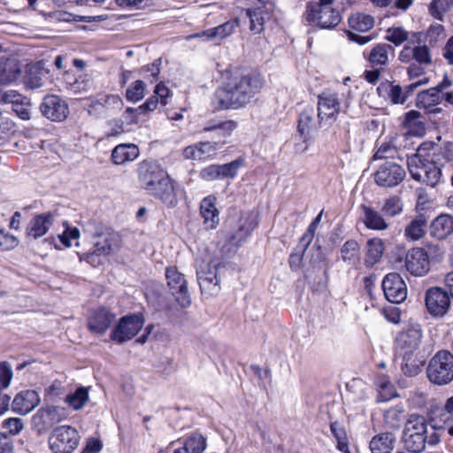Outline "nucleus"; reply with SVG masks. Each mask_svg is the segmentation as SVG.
Masks as SVG:
<instances>
[{"label": "nucleus", "mask_w": 453, "mask_h": 453, "mask_svg": "<svg viewBox=\"0 0 453 453\" xmlns=\"http://www.w3.org/2000/svg\"><path fill=\"white\" fill-rule=\"evenodd\" d=\"M363 211V222L368 229L376 231H385L389 227V224L386 220V217L375 209L361 205Z\"/></svg>", "instance_id": "nucleus-27"}, {"label": "nucleus", "mask_w": 453, "mask_h": 453, "mask_svg": "<svg viewBox=\"0 0 453 453\" xmlns=\"http://www.w3.org/2000/svg\"><path fill=\"white\" fill-rule=\"evenodd\" d=\"M426 307L434 317L444 316L450 306L449 293L441 287H433L426 290L425 296Z\"/></svg>", "instance_id": "nucleus-11"}, {"label": "nucleus", "mask_w": 453, "mask_h": 453, "mask_svg": "<svg viewBox=\"0 0 453 453\" xmlns=\"http://www.w3.org/2000/svg\"><path fill=\"white\" fill-rule=\"evenodd\" d=\"M382 288L387 300L393 303H400L406 299L407 287L396 273L387 274L382 281Z\"/></svg>", "instance_id": "nucleus-14"}, {"label": "nucleus", "mask_w": 453, "mask_h": 453, "mask_svg": "<svg viewBox=\"0 0 453 453\" xmlns=\"http://www.w3.org/2000/svg\"><path fill=\"white\" fill-rule=\"evenodd\" d=\"M333 4L334 0L310 2L306 6V19L321 29H334L341 23L342 16Z\"/></svg>", "instance_id": "nucleus-3"}, {"label": "nucleus", "mask_w": 453, "mask_h": 453, "mask_svg": "<svg viewBox=\"0 0 453 453\" xmlns=\"http://www.w3.org/2000/svg\"><path fill=\"white\" fill-rule=\"evenodd\" d=\"M341 104L337 93L324 91L318 96V112L326 122L335 120L340 112Z\"/></svg>", "instance_id": "nucleus-17"}, {"label": "nucleus", "mask_w": 453, "mask_h": 453, "mask_svg": "<svg viewBox=\"0 0 453 453\" xmlns=\"http://www.w3.org/2000/svg\"><path fill=\"white\" fill-rule=\"evenodd\" d=\"M201 177L208 181L221 179L219 165H211L201 171Z\"/></svg>", "instance_id": "nucleus-63"}, {"label": "nucleus", "mask_w": 453, "mask_h": 453, "mask_svg": "<svg viewBox=\"0 0 453 453\" xmlns=\"http://www.w3.org/2000/svg\"><path fill=\"white\" fill-rule=\"evenodd\" d=\"M426 219L424 215L414 218L404 228V236L412 242L424 237L426 234Z\"/></svg>", "instance_id": "nucleus-35"}, {"label": "nucleus", "mask_w": 453, "mask_h": 453, "mask_svg": "<svg viewBox=\"0 0 453 453\" xmlns=\"http://www.w3.org/2000/svg\"><path fill=\"white\" fill-rule=\"evenodd\" d=\"M408 169L414 180L427 186L434 188L441 180V168L434 161L421 159L418 155H413L409 158Z\"/></svg>", "instance_id": "nucleus-5"}, {"label": "nucleus", "mask_w": 453, "mask_h": 453, "mask_svg": "<svg viewBox=\"0 0 453 453\" xmlns=\"http://www.w3.org/2000/svg\"><path fill=\"white\" fill-rule=\"evenodd\" d=\"M422 331L419 326H411L402 331L396 338L397 349L403 358L412 355L418 350L421 343Z\"/></svg>", "instance_id": "nucleus-16"}, {"label": "nucleus", "mask_w": 453, "mask_h": 453, "mask_svg": "<svg viewBox=\"0 0 453 453\" xmlns=\"http://www.w3.org/2000/svg\"><path fill=\"white\" fill-rule=\"evenodd\" d=\"M158 103H160V99L155 94L154 96L148 98L147 101L143 104L140 105L139 107H137L135 109L127 108V113L129 114V113H134L137 111L146 112V111H154L157 108Z\"/></svg>", "instance_id": "nucleus-58"}, {"label": "nucleus", "mask_w": 453, "mask_h": 453, "mask_svg": "<svg viewBox=\"0 0 453 453\" xmlns=\"http://www.w3.org/2000/svg\"><path fill=\"white\" fill-rule=\"evenodd\" d=\"M67 417L66 410L62 406L50 405L39 411V418L46 428L52 427Z\"/></svg>", "instance_id": "nucleus-29"}, {"label": "nucleus", "mask_w": 453, "mask_h": 453, "mask_svg": "<svg viewBox=\"0 0 453 453\" xmlns=\"http://www.w3.org/2000/svg\"><path fill=\"white\" fill-rule=\"evenodd\" d=\"M216 150L217 147L212 142H199L185 148L183 156L187 159L202 160L211 156Z\"/></svg>", "instance_id": "nucleus-34"}, {"label": "nucleus", "mask_w": 453, "mask_h": 453, "mask_svg": "<svg viewBox=\"0 0 453 453\" xmlns=\"http://www.w3.org/2000/svg\"><path fill=\"white\" fill-rule=\"evenodd\" d=\"M257 223L252 212L247 211L241 214L236 228L233 229L230 242L234 245H238L250 234Z\"/></svg>", "instance_id": "nucleus-20"}, {"label": "nucleus", "mask_w": 453, "mask_h": 453, "mask_svg": "<svg viewBox=\"0 0 453 453\" xmlns=\"http://www.w3.org/2000/svg\"><path fill=\"white\" fill-rule=\"evenodd\" d=\"M403 203L400 196H390L384 200L380 211L386 218H393L403 212Z\"/></svg>", "instance_id": "nucleus-40"}, {"label": "nucleus", "mask_w": 453, "mask_h": 453, "mask_svg": "<svg viewBox=\"0 0 453 453\" xmlns=\"http://www.w3.org/2000/svg\"><path fill=\"white\" fill-rule=\"evenodd\" d=\"M377 91L380 96L388 99L393 104H403L408 98L401 86L388 81L381 83L377 88Z\"/></svg>", "instance_id": "nucleus-30"}, {"label": "nucleus", "mask_w": 453, "mask_h": 453, "mask_svg": "<svg viewBox=\"0 0 453 453\" xmlns=\"http://www.w3.org/2000/svg\"><path fill=\"white\" fill-rule=\"evenodd\" d=\"M146 85L142 81H135L127 89L126 96L128 101L137 102L143 98Z\"/></svg>", "instance_id": "nucleus-51"}, {"label": "nucleus", "mask_w": 453, "mask_h": 453, "mask_svg": "<svg viewBox=\"0 0 453 453\" xmlns=\"http://www.w3.org/2000/svg\"><path fill=\"white\" fill-rule=\"evenodd\" d=\"M330 428L332 434L337 440V449L342 452L349 453L345 430L337 422L332 423Z\"/></svg>", "instance_id": "nucleus-50"}, {"label": "nucleus", "mask_w": 453, "mask_h": 453, "mask_svg": "<svg viewBox=\"0 0 453 453\" xmlns=\"http://www.w3.org/2000/svg\"><path fill=\"white\" fill-rule=\"evenodd\" d=\"M441 98L437 88H430L418 94L417 106L426 110L428 113H441L442 110L438 105L441 102Z\"/></svg>", "instance_id": "nucleus-24"}, {"label": "nucleus", "mask_w": 453, "mask_h": 453, "mask_svg": "<svg viewBox=\"0 0 453 453\" xmlns=\"http://www.w3.org/2000/svg\"><path fill=\"white\" fill-rule=\"evenodd\" d=\"M30 100L24 96V100L18 102L13 107L12 111L23 120L31 119Z\"/></svg>", "instance_id": "nucleus-57"}, {"label": "nucleus", "mask_w": 453, "mask_h": 453, "mask_svg": "<svg viewBox=\"0 0 453 453\" xmlns=\"http://www.w3.org/2000/svg\"><path fill=\"white\" fill-rule=\"evenodd\" d=\"M395 443V437L391 433H381L375 435L370 441L372 453H391Z\"/></svg>", "instance_id": "nucleus-33"}, {"label": "nucleus", "mask_w": 453, "mask_h": 453, "mask_svg": "<svg viewBox=\"0 0 453 453\" xmlns=\"http://www.w3.org/2000/svg\"><path fill=\"white\" fill-rule=\"evenodd\" d=\"M349 24L353 30L367 32L372 28L374 25V19L367 14L355 13L349 17Z\"/></svg>", "instance_id": "nucleus-41"}, {"label": "nucleus", "mask_w": 453, "mask_h": 453, "mask_svg": "<svg viewBox=\"0 0 453 453\" xmlns=\"http://www.w3.org/2000/svg\"><path fill=\"white\" fill-rule=\"evenodd\" d=\"M138 179L147 194L160 199L167 205L176 203L174 188L167 173L157 164L143 161L138 170Z\"/></svg>", "instance_id": "nucleus-2"}, {"label": "nucleus", "mask_w": 453, "mask_h": 453, "mask_svg": "<svg viewBox=\"0 0 453 453\" xmlns=\"http://www.w3.org/2000/svg\"><path fill=\"white\" fill-rule=\"evenodd\" d=\"M217 198L214 196L204 197L200 203V213L207 228L214 229L219 223V210L216 207Z\"/></svg>", "instance_id": "nucleus-25"}, {"label": "nucleus", "mask_w": 453, "mask_h": 453, "mask_svg": "<svg viewBox=\"0 0 453 453\" xmlns=\"http://www.w3.org/2000/svg\"><path fill=\"white\" fill-rule=\"evenodd\" d=\"M165 277L168 287L178 303L182 307L188 306L191 300L184 275L176 268L168 267L165 271Z\"/></svg>", "instance_id": "nucleus-12"}, {"label": "nucleus", "mask_w": 453, "mask_h": 453, "mask_svg": "<svg viewBox=\"0 0 453 453\" xmlns=\"http://www.w3.org/2000/svg\"><path fill=\"white\" fill-rule=\"evenodd\" d=\"M403 416V411L399 409L393 408L388 410L385 415V420L386 422L392 427H398L401 418Z\"/></svg>", "instance_id": "nucleus-62"}, {"label": "nucleus", "mask_w": 453, "mask_h": 453, "mask_svg": "<svg viewBox=\"0 0 453 453\" xmlns=\"http://www.w3.org/2000/svg\"><path fill=\"white\" fill-rule=\"evenodd\" d=\"M375 183L383 188H394L405 177V170L393 161L382 163L373 174Z\"/></svg>", "instance_id": "nucleus-10"}, {"label": "nucleus", "mask_w": 453, "mask_h": 453, "mask_svg": "<svg viewBox=\"0 0 453 453\" xmlns=\"http://www.w3.org/2000/svg\"><path fill=\"white\" fill-rule=\"evenodd\" d=\"M188 453H203L206 449V440L198 434H194L188 437L183 447Z\"/></svg>", "instance_id": "nucleus-47"}, {"label": "nucleus", "mask_w": 453, "mask_h": 453, "mask_svg": "<svg viewBox=\"0 0 453 453\" xmlns=\"http://www.w3.org/2000/svg\"><path fill=\"white\" fill-rule=\"evenodd\" d=\"M342 258L349 264H356L359 259L360 246L355 240L347 241L341 249Z\"/></svg>", "instance_id": "nucleus-43"}, {"label": "nucleus", "mask_w": 453, "mask_h": 453, "mask_svg": "<svg viewBox=\"0 0 453 453\" xmlns=\"http://www.w3.org/2000/svg\"><path fill=\"white\" fill-rule=\"evenodd\" d=\"M41 402L35 390H25L19 393L12 402V410L21 415L32 411Z\"/></svg>", "instance_id": "nucleus-21"}, {"label": "nucleus", "mask_w": 453, "mask_h": 453, "mask_svg": "<svg viewBox=\"0 0 453 453\" xmlns=\"http://www.w3.org/2000/svg\"><path fill=\"white\" fill-rule=\"evenodd\" d=\"M323 122H326L324 119L319 117V112L315 113L312 107L304 109L299 117L298 131L302 136H309L311 133L321 127Z\"/></svg>", "instance_id": "nucleus-22"}, {"label": "nucleus", "mask_w": 453, "mask_h": 453, "mask_svg": "<svg viewBox=\"0 0 453 453\" xmlns=\"http://www.w3.org/2000/svg\"><path fill=\"white\" fill-rule=\"evenodd\" d=\"M3 427L7 429L9 434L16 435L22 431L24 425L21 418H11L3 422Z\"/></svg>", "instance_id": "nucleus-59"}, {"label": "nucleus", "mask_w": 453, "mask_h": 453, "mask_svg": "<svg viewBox=\"0 0 453 453\" xmlns=\"http://www.w3.org/2000/svg\"><path fill=\"white\" fill-rule=\"evenodd\" d=\"M237 127L236 122L233 120H227L222 122L217 126H208L203 128L205 132L213 131L215 133L212 142L217 148L219 145L226 143L227 138L232 134Z\"/></svg>", "instance_id": "nucleus-31"}, {"label": "nucleus", "mask_w": 453, "mask_h": 453, "mask_svg": "<svg viewBox=\"0 0 453 453\" xmlns=\"http://www.w3.org/2000/svg\"><path fill=\"white\" fill-rule=\"evenodd\" d=\"M220 263L214 259H210L208 262L202 261L198 263L196 274L203 294L213 296L219 291V280L217 277L218 267Z\"/></svg>", "instance_id": "nucleus-7"}, {"label": "nucleus", "mask_w": 453, "mask_h": 453, "mask_svg": "<svg viewBox=\"0 0 453 453\" xmlns=\"http://www.w3.org/2000/svg\"><path fill=\"white\" fill-rule=\"evenodd\" d=\"M13 372L7 362H0V391L9 388L12 380Z\"/></svg>", "instance_id": "nucleus-55"}, {"label": "nucleus", "mask_w": 453, "mask_h": 453, "mask_svg": "<svg viewBox=\"0 0 453 453\" xmlns=\"http://www.w3.org/2000/svg\"><path fill=\"white\" fill-rule=\"evenodd\" d=\"M115 320V315L105 308L91 311L88 319V329L95 334H103Z\"/></svg>", "instance_id": "nucleus-19"}, {"label": "nucleus", "mask_w": 453, "mask_h": 453, "mask_svg": "<svg viewBox=\"0 0 453 453\" xmlns=\"http://www.w3.org/2000/svg\"><path fill=\"white\" fill-rule=\"evenodd\" d=\"M430 45L423 44L413 47L414 60L419 65H429L433 62Z\"/></svg>", "instance_id": "nucleus-49"}, {"label": "nucleus", "mask_w": 453, "mask_h": 453, "mask_svg": "<svg viewBox=\"0 0 453 453\" xmlns=\"http://www.w3.org/2000/svg\"><path fill=\"white\" fill-rule=\"evenodd\" d=\"M431 235L444 240L453 233V218L448 214L436 217L430 226Z\"/></svg>", "instance_id": "nucleus-28"}, {"label": "nucleus", "mask_w": 453, "mask_h": 453, "mask_svg": "<svg viewBox=\"0 0 453 453\" xmlns=\"http://www.w3.org/2000/svg\"><path fill=\"white\" fill-rule=\"evenodd\" d=\"M384 251L383 242L379 238L371 239L367 242V252L365 264L367 266H372L378 263Z\"/></svg>", "instance_id": "nucleus-39"}, {"label": "nucleus", "mask_w": 453, "mask_h": 453, "mask_svg": "<svg viewBox=\"0 0 453 453\" xmlns=\"http://www.w3.org/2000/svg\"><path fill=\"white\" fill-rule=\"evenodd\" d=\"M377 385L379 390L378 402H387L395 396V388L388 379H379Z\"/></svg>", "instance_id": "nucleus-48"}, {"label": "nucleus", "mask_w": 453, "mask_h": 453, "mask_svg": "<svg viewBox=\"0 0 453 453\" xmlns=\"http://www.w3.org/2000/svg\"><path fill=\"white\" fill-rule=\"evenodd\" d=\"M242 166H243V160L242 158H238L228 164L219 165L221 179H234Z\"/></svg>", "instance_id": "nucleus-52"}, {"label": "nucleus", "mask_w": 453, "mask_h": 453, "mask_svg": "<svg viewBox=\"0 0 453 453\" xmlns=\"http://www.w3.org/2000/svg\"><path fill=\"white\" fill-rule=\"evenodd\" d=\"M404 265L406 270L413 276L422 277L430 269L428 253L423 248H412L405 255Z\"/></svg>", "instance_id": "nucleus-13"}, {"label": "nucleus", "mask_w": 453, "mask_h": 453, "mask_svg": "<svg viewBox=\"0 0 453 453\" xmlns=\"http://www.w3.org/2000/svg\"><path fill=\"white\" fill-rule=\"evenodd\" d=\"M18 245V240L15 236L6 234L0 229V248L2 250H11Z\"/></svg>", "instance_id": "nucleus-64"}, {"label": "nucleus", "mask_w": 453, "mask_h": 453, "mask_svg": "<svg viewBox=\"0 0 453 453\" xmlns=\"http://www.w3.org/2000/svg\"><path fill=\"white\" fill-rule=\"evenodd\" d=\"M49 72L42 63L31 65L23 78V83L27 89H38L45 84Z\"/></svg>", "instance_id": "nucleus-23"}, {"label": "nucleus", "mask_w": 453, "mask_h": 453, "mask_svg": "<svg viewBox=\"0 0 453 453\" xmlns=\"http://www.w3.org/2000/svg\"><path fill=\"white\" fill-rule=\"evenodd\" d=\"M264 85L265 81L260 73L249 70H235L226 74L216 95L221 106L237 109L250 104Z\"/></svg>", "instance_id": "nucleus-1"}, {"label": "nucleus", "mask_w": 453, "mask_h": 453, "mask_svg": "<svg viewBox=\"0 0 453 453\" xmlns=\"http://www.w3.org/2000/svg\"><path fill=\"white\" fill-rule=\"evenodd\" d=\"M410 33L403 27H391L386 30L385 39L395 46H399L407 42Z\"/></svg>", "instance_id": "nucleus-46"}, {"label": "nucleus", "mask_w": 453, "mask_h": 453, "mask_svg": "<svg viewBox=\"0 0 453 453\" xmlns=\"http://www.w3.org/2000/svg\"><path fill=\"white\" fill-rule=\"evenodd\" d=\"M54 214L44 212L35 215L26 228V235L28 239L37 240L45 235L54 222Z\"/></svg>", "instance_id": "nucleus-18"}, {"label": "nucleus", "mask_w": 453, "mask_h": 453, "mask_svg": "<svg viewBox=\"0 0 453 453\" xmlns=\"http://www.w3.org/2000/svg\"><path fill=\"white\" fill-rule=\"evenodd\" d=\"M24 100V96L13 89L0 88V104H11L12 107Z\"/></svg>", "instance_id": "nucleus-56"}, {"label": "nucleus", "mask_w": 453, "mask_h": 453, "mask_svg": "<svg viewBox=\"0 0 453 453\" xmlns=\"http://www.w3.org/2000/svg\"><path fill=\"white\" fill-rule=\"evenodd\" d=\"M80 236V231L76 227L66 228L63 234H58V238L59 239L61 244L66 248L71 246V241L76 240Z\"/></svg>", "instance_id": "nucleus-60"}, {"label": "nucleus", "mask_w": 453, "mask_h": 453, "mask_svg": "<svg viewBox=\"0 0 453 453\" xmlns=\"http://www.w3.org/2000/svg\"><path fill=\"white\" fill-rule=\"evenodd\" d=\"M453 7V0H432L428 6L431 16L438 20H443L444 15Z\"/></svg>", "instance_id": "nucleus-44"}, {"label": "nucleus", "mask_w": 453, "mask_h": 453, "mask_svg": "<svg viewBox=\"0 0 453 453\" xmlns=\"http://www.w3.org/2000/svg\"><path fill=\"white\" fill-rule=\"evenodd\" d=\"M427 435L403 432V441L405 449L412 453H421L426 447Z\"/></svg>", "instance_id": "nucleus-37"}, {"label": "nucleus", "mask_w": 453, "mask_h": 453, "mask_svg": "<svg viewBox=\"0 0 453 453\" xmlns=\"http://www.w3.org/2000/svg\"><path fill=\"white\" fill-rule=\"evenodd\" d=\"M247 15L250 19V29L254 34H259L264 30V18L260 9L248 10Z\"/></svg>", "instance_id": "nucleus-53"}, {"label": "nucleus", "mask_w": 453, "mask_h": 453, "mask_svg": "<svg viewBox=\"0 0 453 453\" xmlns=\"http://www.w3.org/2000/svg\"><path fill=\"white\" fill-rule=\"evenodd\" d=\"M41 112L52 121H63L69 113V108L59 96L50 95L43 98L40 105Z\"/></svg>", "instance_id": "nucleus-15"}, {"label": "nucleus", "mask_w": 453, "mask_h": 453, "mask_svg": "<svg viewBox=\"0 0 453 453\" xmlns=\"http://www.w3.org/2000/svg\"><path fill=\"white\" fill-rule=\"evenodd\" d=\"M19 73V68L12 60H0V84H9L14 81Z\"/></svg>", "instance_id": "nucleus-38"}, {"label": "nucleus", "mask_w": 453, "mask_h": 453, "mask_svg": "<svg viewBox=\"0 0 453 453\" xmlns=\"http://www.w3.org/2000/svg\"><path fill=\"white\" fill-rule=\"evenodd\" d=\"M426 374L436 385H446L453 380V355L449 350H439L429 360Z\"/></svg>", "instance_id": "nucleus-4"}, {"label": "nucleus", "mask_w": 453, "mask_h": 453, "mask_svg": "<svg viewBox=\"0 0 453 453\" xmlns=\"http://www.w3.org/2000/svg\"><path fill=\"white\" fill-rule=\"evenodd\" d=\"M79 434L69 426L56 428L50 437V445L55 453H71L78 445Z\"/></svg>", "instance_id": "nucleus-8"}, {"label": "nucleus", "mask_w": 453, "mask_h": 453, "mask_svg": "<svg viewBox=\"0 0 453 453\" xmlns=\"http://www.w3.org/2000/svg\"><path fill=\"white\" fill-rule=\"evenodd\" d=\"M426 420L423 416L412 414L406 421L403 432L426 435Z\"/></svg>", "instance_id": "nucleus-45"}, {"label": "nucleus", "mask_w": 453, "mask_h": 453, "mask_svg": "<svg viewBox=\"0 0 453 453\" xmlns=\"http://www.w3.org/2000/svg\"><path fill=\"white\" fill-rule=\"evenodd\" d=\"M144 319L141 314L125 316L120 319L117 326L112 330L111 338L118 343L131 340L142 329Z\"/></svg>", "instance_id": "nucleus-9"}, {"label": "nucleus", "mask_w": 453, "mask_h": 453, "mask_svg": "<svg viewBox=\"0 0 453 453\" xmlns=\"http://www.w3.org/2000/svg\"><path fill=\"white\" fill-rule=\"evenodd\" d=\"M84 233L93 239L96 255H109L119 248L117 234L96 222L88 223Z\"/></svg>", "instance_id": "nucleus-6"}, {"label": "nucleus", "mask_w": 453, "mask_h": 453, "mask_svg": "<svg viewBox=\"0 0 453 453\" xmlns=\"http://www.w3.org/2000/svg\"><path fill=\"white\" fill-rule=\"evenodd\" d=\"M445 36L444 27L438 23L432 24L426 32V37L431 47H434L438 41L444 39Z\"/></svg>", "instance_id": "nucleus-54"}, {"label": "nucleus", "mask_w": 453, "mask_h": 453, "mask_svg": "<svg viewBox=\"0 0 453 453\" xmlns=\"http://www.w3.org/2000/svg\"><path fill=\"white\" fill-rule=\"evenodd\" d=\"M89 399L88 388L80 387L74 393L65 397V403L74 411L81 410Z\"/></svg>", "instance_id": "nucleus-42"}, {"label": "nucleus", "mask_w": 453, "mask_h": 453, "mask_svg": "<svg viewBox=\"0 0 453 453\" xmlns=\"http://www.w3.org/2000/svg\"><path fill=\"white\" fill-rule=\"evenodd\" d=\"M439 418L443 423L453 422V395L446 400Z\"/></svg>", "instance_id": "nucleus-61"}, {"label": "nucleus", "mask_w": 453, "mask_h": 453, "mask_svg": "<svg viewBox=\"0 0 453 453\" xmlns=\"http://www.w3.org/2000/svg\"><path fill=\"white\" fill-rule=\"evenodd\" d=\"M139 156V149L132 143H123L116 146L111 153V159L116 165H122L134 160Z\"/></svg>", "instance_id": "nucleus-32"}, {"label": "nucleus", "mask_w": 453, "mask_h": 453, "mask_svg": "<svg viewBox=\"0 0 453 453\" xmlns=\"http://www.w3.org/2000/svg\"><path fill=\"white\" fill-rule=\"evenodd\" d=\"M393 50V47L388 43H377L365 56V59L372 67L383 68L389 64V54Z\"/></svg>", "instance_id": "nucleus-26"}, {"label": "nucleus", "mask_w": 453, "mask_h": 453, "mask_svg": "<svg viewBox=\"0 0 453 453\" xmlns=\"http://www.w3.org/2000/svg\"><path fill=\"white\" fill-rule=\"evenodd\" d=\"M240 22L238 19L228 20L222 25L216 27L206 30L205 35L210 39H219L223 40L232 35L237 27H239Z\"/></svg>", "instance_id": "nucleus-36"}]
</instances>
